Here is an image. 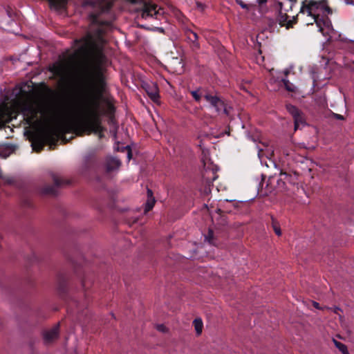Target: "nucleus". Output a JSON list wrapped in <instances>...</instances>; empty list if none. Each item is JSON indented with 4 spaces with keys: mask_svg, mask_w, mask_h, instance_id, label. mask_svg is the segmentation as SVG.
I'll use <instances>...</instances> for the list:
<instances>
[{
    "mask_svg": "<svg viewBox=\"0 0 354 354\" xmlns=\"http://www.w3.org/2000/svg\"><path fill=\"white\" fill-rule=\"evenodd\" d=\"M76 83L83 100L82 120L78 124L63 122L48 127L37 136L32 144L33 146L36 144L39 145L38 151L42 149L45 144H48L50 149H54L59 133L69 132L72 129L79 136H82L83 132H87V134H98L100 138L103 137L100 100L105 90L104 77L100 72L95 73L89 67L82 66L78 70Z\"/></svg>",
    "mask_w": 354,
    "mask_h": 354,
    "instance_id": "obj_1",
    "label": "nucleus"
},
{
    "mask_svg": "<svg viewBox=\"0 0 354 354\" xmlns=\"http://www.w3.org/2000/svg\"><path fill=\"white\" fill-rule=\"evenodd\" d=\"M112 2L107 0H85L84 6L93 8L89 14L91 21L86 36L80 39L83 43L81 50L89 55L97 65L104 64L106 57L102 52V44L105 41L104 33L111 28V19H105L104 15L109 12Z\"/></svg>",
    "mask_w": 354,
    "mask_h": 354,
    "instance_id": "obj_2",
    "label": "nucleus"
},
{
    "mask_svg": "<svg viewBox=\"0 0 354 354\" xmlns=\"http://www.w3.org/2000/svg\"><path fill=\"white\" fill-rule=\"evenodd\" d=\"M297 0H277L279 8L277 21L281 26H286L287 29L292 28L297 22L298 15H294L293 8Z\"/></svg>",
    "mask_w": 354,
    "mask_h": 354,
    "instance_id": "obj_3",
    "label": "nucleus"
},
{
    "mask_svg": "<svg viewBox=\"0 0 354 354\" xmlns=\"http://www.w3.org/2000/svg\"><path fill=\"white\" fill-rule=\"evenodd\" d=\"M140 8L138 9V18L148 20L152 25L157 24L156 21L165 20L164 12L162 8L157 9V6L150 2L140 1Z\"/></svg>",
    "mask_w": 354,
    "mask_h": 354,
    "instance_id": "obj_4",
    "label": "nucleus"
},
{
    "mask_svg": "<svg viewBox=\"0 0 354 354\" xmlns=\"http://www.w3.org/2000/svg\"><path fill=\"white\" fill-rule=\"evenodd\" d=\"M23 114L26 117V122L28 124H32V123L38 124L41 122L39 115L40 114L42 117L46 118L47 109L43 103L35 101L24 105Z\"/></svg>",
    "mask_w": 354,
    "mask_h": 354,
    "instance_id": "obj_5",
    "label": "nucleus"
},
{
    "mask_svg": "<svg viewBox=\"0 0 354 354\" xmlns=\"http://www.w3.org/2000/svg\"><path fill=\"white\" fill-rule=\"evenodd\" d=\"M299 12L303 14L307 13L308 16L317 17V16H320L321 15L326 16L327 15L331 14L332 10L327 5V2L325 0L319 1L304 0L301 3Z\"/></svg>",
    "mask_w": 354,
    "mask_h": 354,
    "instance_id": "obj_6",
    "label": "nucleus"
},
{
    "mask_svg": "<svg viewBox=\"0 0 354 354\" xmlns=\"http://www.w3.org/2000/svg\"><path fill=\"white\" fill-rule=\"evenodd\" d=\"M286 107L288 112L293 118L295 131L306 125L305 115L301 110L290 104H286Z\"/></svg>",
    "mask_w": 354,
    "mask_h": 354,
    "instance_id": "obj_7",
    "label": "nucleus"
},
{
    "mask_svg": "<svg viewBox=\"0 0 354 354\" xmlns=\"http://www.w3.org/2000/svg\"><path fill=\"white\" fill-rule=\"evenodd\" d=\"M52 178L54 183L53 185H46L44 187L42 192L45 194L56 195L57 188L62 187L69 184V181L62 178V177L53 174Z\"/></svg>",
    "mask_w": 354,
    "mask_h": 354,
    "instance_id": "obj_8",
    "label": "nucleus"
},
{
    "mask_svg": "<svg viewBox=\"0 0 354 354\" xmlns=\"http://www.w3.org/2000/svg\"><path fill=\"white\" fill-rule=\"evenodd\" d=\"M218 176L216 174V169L212 165L206 167V164H204V170L202 172V178L203 180L208 185H210L216 178Z\"/></svg>",
    "mask_w": 354,
    "mask_h": 354,
    "instance_id": "obj_9",
    "label": "nucleus"
},
{
    "mask_svg": "<svg viewBox=\"0 0 354 354\" xmlns=\"http://www.w3.org/2000/svg\"><path fill=\"white\" fill-rule=\"evenodd\" d=\"M204 98L214 107L218 114H221L224 102L218 96L209 93L204 94Z\"/></svg>",
    "mask_w": 354,
    "mask_h": 354,
    "instance_id": "obj_10",
    "label": "nucleus"
},
{
    "mask_svg": "<svg viewBox=\"0 0 354 354\" xmlns=\"http://www.w3.org/2000/svg\"><path fill=\"white\" fill-rule=\"evenodd\" d=\"M142 87L153 101L158 100L159 98L158 88L155 82H145Z\"/></svg>",
    "mask_w": 354,
    "mask_h": 354,
    "instance_id": "obj_11",
    "label": "nucleus"
},
{
    "mask_svg": "<svg viewBox=\"0 0 354 354\" xmlns=\"http://www.w3.org/2000/svg\"><path fill=\"white\" fill-rule=\"evenodd\" d=\"M122 162L116 157L108 156L105 159L104 167L106 172H111L118 170L121 166Z\"/></svg>",
    "mask_w": 354,
    "mask_h": 354,
    "instance_id": "obj_12",
    "label": "nucleus"
},
{
    "mask_svg": "<svg viewBox=\"0 0 354 354\" xmlns=\"http://www.w3.org/2000/svg\"><path fill=\"white\" fill-rule=\"evenodd\" d=\"M59 334V326L57 325L54 326L53 328L46 330L44 333V340L47 342H50L56 338H57Z\"/></svg>",
    "mask_w": 354,
    "mask_h": 354,
    "instance_id": "obj_13",
    "label": "nucleus"
},
{
    "mask_svg": "<svg viewBox=\"0 0 354 354\" xmlns=\"http://www.w3.org/2000/svg\"><path fill=\"white\" fill-rule=\"evenodd\" d=\"M50 71L53 73L55 75L59 76L61 77L62 81L64 83H66V78L64 73V69L62 65L61 64H54L50 68Z\"/></svg>",
    "mask_w": 354,
    "mask_h": 354,
    "instance_id": "obj_14",
    "label": "nucleus"
},
{
    "mask_svg": "<svg viewBox=\"0 0 354 354\" xmlns=\"http://www.w3.org/2000/svg\"><path fill=\"white\" fill-rule=\"evenodd\" d=\"M187 39L193 44V47L196 48H199V44L198 42V35L192 31V30H187L186 31Z\"/></svg>",
    "mask_w": 354,
    "mask_h": 354,
    "instance_id": "obj_15",
    "label": "nucleus"
},
{
    "mask_svg": "<svg viewBox=\"0 0 354 354\" xmlns=\"http://www.w3.org/2000/svg\"><path fill=\"white\" fill-rule=\"evenodd\" d=\"M51 8L55 10L63 8L66 4L67 0H48Z\"/></svg>",
    "mask_w": 354,
    "mask_h": 354,
    "instance_id": "obj_16",
    "label": "nucleus"
},
{
    "mask_svg": "<svg viewBox=\"0 0 354 354\" xmlns=\"http://www.w3.org/2000/svg\"><path fill=\"white\" fill-rule=\"evenodd\" d=\"M193 325L194 326L196 333L197 335H200L202 333L203 323L201 318H196L193 321Z\"/></svg>",
    "mask_w": 354,
    "mask_h": 354,
    "instance_id": "obj_17",
    "label": "nucleus"
},
{
    "mask_svg": "<svg viewBox=\"0 0 354 354\" xmlns=\"http://www.w3.org/2000/svg\"><path fill=\"white\" fill-rule=\"evenodd\" d=\"M205 241L210 245H216V240L214 236V232L212 230L209 229L207 234L205 235Z\"/></svg>",
    "mask_w": 354,
    "mask_h": 354,
    "instance_id": "obj_18",
    "label": "nucleus"
},
{
    "mask_svg": "<svg viewBox=\"0 0 354 354\" xmlns=\"http://www.w3.org/2000/svg\"><path fill=\"white\" fill-rule=\"evenodd\" d=\"M271 219H272V227L273 230L274 231L275 234L277 236H281V227H280L279 223L273 216L271 217Z\"/></svg>",
    "mask_w": 354,
    "mask_h": 354,
    "instance_id": "obj_19",
    "label": "nucleus"
},
{
    "mask_svg": "<svg viewBox=\"0 0 354 354\" xmlns=\"http://www.w3.org/2000/svg\"><path fill=\"white\" fill-rule=\"evenodd\" d=\"M333 342L335 346L339 349L340 352H342V354H349L347 346L345 344L335 339H333Z\"/></svg>",
    "mask_w": 354,
    "mask_h": 354,
    "instance_id": "obj_20",
    "label": "nucleus"
},
{
    "mask_svg": "<svg viewBox=\"0 0 354 354\" xmlns=\"http://www.w3.org/2000/svg\"><path fill=\"white\" fill-rule=\"evenodd\" d=\"M155 202V198H147L145 206V213L148 212L153 207Z\"/></svg>",
    "mask_w": 354,
    "mask_h": 354,
    "instance_id": "obj_21",
    "label": "nucleus"
},
{
    "mask_svg": "<svg viewBox=\"0 0 354 354\" xmlns=\"http://www.w3.org/2000/svg\"><path fill=\"white\" fill-rule=\"evenodd\" d=\"M314 19V21L315 22V24H317V27H319V31L320 32H322L323 31V28H322V26L325 24V21L320 19L319 18V16H317V17H313Z\"/></svg>",
    "mask_w": 354,
    "mask_h": 354,
    "instance_id": "obj_22",
    "label": "nucleus"
},
{
    "mask_svg": "<svg viewBox=\"0 0 354 354\" xmlns=\"http://www.w3.org/2000/svg\"><path fill=\"white\" fill-rule=\"evenodd\" d=\"M283 84L285 86V88L288 91H295V86L290 83L288 80L283 79Z\"/></svg>",
    "mask_w": 354,
    "mask_h": 354,
    "instance_id": "obj_23",
    "label": "nucleus"
},
{
    "mask_svg": "<svg viewBox=\"0 0 354 354\" xmlns=\"http://www.w3.org/2000/svg\"><path fill=\"white\" fill-rule=\"evenodd\" d=\"M232 107L230 106H227L225 102L223 105V108H222L221 113L225 114L227 116H229L231 113Z\"/></svg>",
    "mask_w": 354,
    "mask_h": 354,
    "instance_id": "obj_24",
    "label": "nucleus"
},
{
    "mask_svg": "<svg viewBox=\"0 0 354 354\" xmlns=\"http://www.w3.org/2000/svg\"><path fill=\"white\" fill-rule=\"evenodd\" d=\"M198 92H199V90L191 91V94H192V97L196 102H199L201 100V94H200Z\"/></svg>",
    "mask_w": 354,
    "mask_h": 354,
    "instance_id": "obj_25",
    "label": "nucleus"
},
{
    "mask_svg": "<svg viewBox=\"0 0 354 354\" xmlns=\"http://www.w3.org/2000/svg\"><path fill=\"white\" fill-rule=\"evenodd\" d=\"M280 176H281L280 180H288V178H290V176L289 174H288L286 172H283V171H281Z\"/></svg>",
    "mask_w": 354,
    "mask_h": 354,
    "instance_id": "obj_26",
    "label": "nucleus"
},
{
    "mask_svg": "<svg viewBox=\"0 0 354 354\" xmlns=\"http://www.w3.org/2000/svg\"><path fill=\"white\" fill-rule=\"evenodd\" d=\"M156 328L158 330L162 332V333H165L167 330L166 326L163 324L157 325Z\"/></svg>",
    "mask_w": 354,
    "mask_h": 354,
    "instance_id": "obj_27",
    "label": "nucleus"
},
{
    "mask_svg": "<svg viewBox=\"0 0 354 354\" xmlns=\"http://www.w3.org/2000/svg\"><path fill=\"white\" fill-rule=\"evenodd\" d=\"M332 117L335 119L339 120H344V117L343 115H342L340 114L335 113H332Z\"/></svg>",
    "mask_w": 354,
    "mask_h": 354,
    "instance_id": "obj_28",
    "label": "nucleus"
},
{
    "mask_svg": "<svg viewBox=\"0 0 354 354\" xmlns=\"http://www.w3.org/2000/svg\"><path fill=\"white\" fill-rule=\"evenodd\" d=\"M3 179L4 182L8 184H12L14 183V179L11 177H5Z\"/></svg>",
    "mask_w": 354,
    "mask_h": 354,
    "instance_id": "obj_29",
    "label": "nucleus"
},
{
    "mask_svg": "<svg viewBox=\"0 0 354 354\" xmlns=\"http://www.w3.org/2000/svg\"><path fill=\"white\" fill-rule=\"evenodd\" d=\"M237 3L242 8L248 9V6L245 4L244 2H243L241 0H238Z\"/></svg>",
    "mask_w": 354,
    "mask_h": 354,
    "instance_id": "obj_30",
    "label": "nucleus"
},
{
    "mask_svg": "<svg viewBox=\"0 0 354 354\" xmlns=\"http://www.w3.org/2000/svg\"><path fill=\"white\" fill-rule=\"evenodd\" d=\"M127 158H128L129 160H130L131 159V157H132L131 150L129 148V147H127Z\"/></svg>",
    "mask_w": 354,
    "mask_h": 354,
    "instance_id": "obj_31",
    "label": "nucleus"
},
{
    "mask_svg": "<svg viewBox=\"0 0 354 354\" xmlns=\"http://www.w3.org/2000/svg\"><path fill=\"white\" fill-rule=\"evenodd\" d=\"M147 198H154L153 192L150 189H147Z\"/></svg>",
    "mask_w": 354,
    "mask_h": 354,
    "instance_id": "obj_32",
    "label": "nucleus"
},
{
    "mask_svg": "<svg viewBox=\"0 0 354 354\" xmlns=\"http://www.w3.org/2000/svg\"><path fill=\"white\" fill-rule=\"evenodd\" d=\"M154 30H157L158 32H160V33H164L165 32V30L162 27H156V26H154L153 28Z\"/></svg>",
    "mask_w": 354,
    "mask_h": 354,
    "instance_id": "obj_33",
    "label": "nucleus"
},
{
    "mask_svg": "<svg viewBox=\"0 0 354 354\" xmlns=\"http://www.w3.org/2000/svg\"><path fill=\"white\" fill-rule=\"evenodd\" d=\"M313 306L317 309H323L317 301H313Z\"/></svg>",
    "mask_w": 354,
    "mask_h": 354,
    "instance_id": "obj_34",
    "label": "nucleus"
},
{
    "mask_svg": "<svg viewBox=\"0 0 354 354\" xmlns=\"http://www.w3.org/2000/svg\"><path fill=\"white\" fill-rule=\"evenodd\" d=\"M267 1V0H257V2L259 4V5H261L264 3H266Z\"/></svg>",
    "mask_w": 354,
    "mask_h": 354,
    "instance_id": "obj_35",
    "label": "nucleus"
},
{
    "mask_svg": "<svg viewBox=\"0 0 354 354\" xmlns=\"http://www.w3.org/2000/svg\"><path fill=\"white\" fill-rule=\"evenodd\" d=\"M345 2L347 4H353L354 3V0H345Z\"/></svg>",
    "mask_w": 354,
    "mask_h": 354,
    "instance_id": "obj_36",
    "label": "nucleus"
},
{
    "mask_svg": "<svg viewBox=\"0 0 354 354\" xmlns=\"http://www.w3.org/2000/svg\"><path fill=\"white\" fill-rule=\"evenodd\" d=\"M341 309L338 307H335V310H334V312L336 313V314H338V312L340 311Z\"/></svg>",
    "mask_w": 354,
    "mask_h": 354,
    "instance_id": "obj_37",
    "label": "nucleus"
},
{
    "mask_svg": "<svg viewBox=\"0 0 354 354\" xmlns=\"http://www.w3.org/2000/svg\"><path fill=\"white\" fill-rule=\"evenodd\" d=\"M258 150H259V151H258V155H259V156L260 157V156H261V153L262 152L263 149H260V148L258 147Z\"/></svg>",
    "mask_w": 354,
    "mask_h": 354,
    "instance_id": "obj_38",
    "label": "nucleus"
},
{
    "mask_svg": "<svg viewBox=\"0 0 354 354\" xmlns=\"http://www.w3.org/2000/svg\"><path fill=\"white\" fill-rule=\"evenodd\" d=\"M198 6L201 8V10H203V5L201 3H198Z\"/></svg>",
    "mask_w": 354,
    "mask_h": 354,
    "instance_id": "obj_39",
    "label": "nucleus"
},
{
    "mask_svg": "<svg viewBox=\"0 0 354 354\" xmlns=\"http://www.w3.org/2000/svg\"><path fill=\"white\" fill-rule=\"evenodd\" d=\"M132 3H137V1L136 0H130Z\"/></svg>",
    "mask_w": 354,
    "mask_h": 354,
    "instance_id": "obj_40",
    "label": "nucleus"
},
{
    "mask_svg": "<svg viewBox=\"0 0 354 354\" xmlns=\"http://www.w3.org/2000/svg\"><path fill=\"white\" fill-rule=\"evenodd\" d=\"M109 109H113V106L111 105H109Z\"/></svg>",
    "mask_w": 354,
    "mask_h": 354,
    "instance_id": "obj_41",
    "label": "nucleus"
},
{
    "mask_svg": "<svg viewBox=\"0 0 354 354\" xmlns=\"http://www.w3.org/2000/svg\"><path fill=\"white\" fill-rule=\"evenodd\" d=\"M217 212H221V209H218Z\"/></svg>",
    "mask_w": 354,
    "mask_h": 354,
    "instance_id": "obj_42",
    "label": "nucleus"
},
{
    "mask_svg": "<svg viewBox=\"0 0 354 354\" xmlns=\"http://www.w3.org/2000/svg\"><path fill=\"white\" fill-rule=\"evenodd\" d=\"M353 4H354V3H353Z\"/></svg>",
    "mask_w": 354,
    "mask_h": 354,
    "instance_id": "obj_43",
    "label": "nucleus"
}]
</instances>
